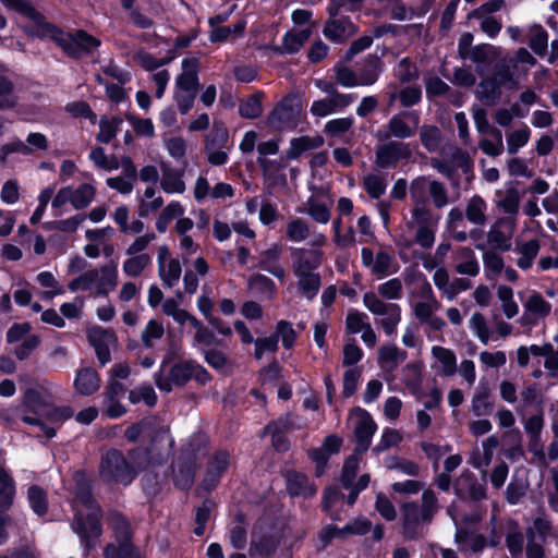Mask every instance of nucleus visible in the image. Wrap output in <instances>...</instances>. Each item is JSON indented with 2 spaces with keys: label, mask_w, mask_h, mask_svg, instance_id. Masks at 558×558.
<instances>
[{
  "label": "nucleus",
  "mask_w": 558,
  "mask_h": 558,
  "mask_svg": "<svg viewBox=\"0 0 558 558\" xmlns=\"http://www.w3.org/2000/svg\"><path fill=\"white\" fill-rule=\"evenodd\" d=\"M40 23H31L25 32L44 38L56 40L62 49L72 57L80 58L83 54L92 53L100 46V40L84 31H75L64 34L59 28L46 22L40 13Z\"/></svg>",
  "instance_id": "f257e3e1"
},
{
  "label": "nucleus",
  "mask_w": 558,
  "mask_h": 558,
  "mask_svg": "<svg viewBox=\"0 0 558 558\" xmlns=\"http://www.w3.org/2000/svg\"><path fill=\"white\" fill-rule=\"evenodd\" d=\"M174 439L168 426H157L148 433L147 446H137L128 450V459L134 465L137 475L149 464H161L174 448Z\"/></svg>",
  "instance_id": "f03ea898"
},
{
  "label": "nucleus",
  "mask_w": 558,
  "mask_h": 558,
  "mask_svg": "<svg viewBox=\"0 0 558 558\" xmlns=\"http://www.w3.org/2000/svg\"><path fill=\"white\" fill-rule=\"evenodd\" d=\"M408 231L414 232V239L401 233L396 238V244L400 248H410L414 243L424 250H429L436 239L438 219L433 218L429 209L412 208L411 217L404 220Z\"/></svg>",
  "instance_id": "7ed1b4c3"
},
{
  "label": "nucleus",
  "mask_w": 558,
  "mask_h": 558,
  "mask_svg": "<svg viewBox=\"0 0 558 558\" xmlns=\"http://www.w3.org/2000/svg\"><path fill=\"white\" fill-rule=\"evenodd\" d=\"M191 380L198 386H206L211 380V375L193 360H180L170 364L167 376L155 377L156 386L166 392L172 391L173 387L182 388Z\"/></svg>",
  "instance_id": "20e7f679"
},
{
  "label": "nucleus",
  "mask_w": 558,
  "mask_h": 558,
  "mask_svg": "<svg viewBox=\"0 0 558 558\" xmlns=\"http://www.w3.org/2000/svg\"><path fill=\"white\" fill-rule=\"evenodd\" d=\"M118 286V266L116 263L89 269L69 282L72 292L87 291L93 296H106Z\"/></svg>",
  "instance_id": "39448f33"
},
{
  "label": "nucleus",
  "mask_w": 558,
  "mask_h": 558,
  "mask_svg": "<svg viewBox=\"0 0 558 558\" xmlns=\"http://www.w3.org/2000/svg\"><path fill=\"white\" fill-rule=\"evenodd\" d=\"M98 473L105 484L124 487L130 486L137 477L134 465L117 448H109L101 454Z\"/></svg>",
  "instance_id": "423d86ee"
},
{
  "label": "nucleus",
  "mask_w": 558,
  "mask_h": 558,
  "mask_svg": "<svg viewBox=\"0 0 558 558\" xmlns=\"http://www.w3.org/2000/svg\"><path fill=\"white\" fill-rule=\"evenodd\" d=\"M280 143L279 138H269L256 146L257 163L260 167L264 181L269 187L284 185L287 182L283 173L287 166L284 158H272L279 154Z\"/></svg>",
  "instance_id": "0eeeda50"
},
{
  "label": "nucleus",
  "mask_w": 558,
  "mask_h": 558,
  "mask_svg": "<svg viewBox=\"0 0 558 558\" xmlns=\"http://www.w3.org/2000/svg\"><path fill=\"white\" fill-rule=\"evenodd\" d=\"M96 189L90 183H82L74 187L66 185L53 194L51 208L54 216H61L65 211V206L71 205L73 209L81 210L88 207L94 201Z\"/></svg>",
  "instance_id": "6e6552de"
},
{
  "label": "nucleus",
  "mask_w": 558,
  "mask_h": 558,
  "mask_svg": "<svg viewBox=\"0 0 558 558\" xmlns=\"http://www.w3.org/2000/svg\"><path fill=\"white\" fill-rule=\"evenodd\" d=\"M363 304L373 315L380 317L376 323L388 336L396 333L401 322V307L398 304L386 303L374 292L363 295Z\"/></svg>",
  "instance_id": "1a4fd4ad"
},
{
  "label": "nucleus",
  "mask_w": 558,
  "mask_h": 558,
  "mask_svg": "<svg viewBox=\"0 0 558 558\" xmlns=\"http://www.w3.org/2000/svg\"><path fill=\"white\" fill-rule=\"evenodd\" d=\"M420 124V116L416 111H404L391 117L387 125L378 130L376 136L380 141L390 137L409 138L413 136Z\"/></svg>",
  "instance_id": "9d476101"
},
{
  "label": "nucleus",
  "mask_w": 558,
  "mask_h": 558,
  "mask_svg": "<svg viewBox=\"0 0 558 558\" xmlns=\"http://www.w3.org/2000/svg\"><path fill=\"white\" fill-rule=\"evenodd\" d=\"M231 454L226 449L215 450L208 459L204 477L199 484V489L210 494L221 482L225 473L230 468Z\"/></svg>",
  "instance_id": "9b49d317"
},
{
  "label": "nucleus",
  "mask_w": 558,
  "mask_h": 558,
  "mask_svg": "<svg viewBox=\"0 0 558 558\" xmlns=\"http://www.w3.org/2000/svg\"><path fill=\"white\" fill-rule=\"evenodd\" d=\"M73 531L78 535L81 544L88 555L96 546V538L102 534V525L97 514L90 512L86 517L82 513H75L72 524Z\"/></svg>",
  "instance_id": "f8f14e48"
},
{
  "label": "nucleus",
  "mask_w": 558,
  "mask_h": 558,
  "mask_svg": "<svg viewBox=\"0 0 558 558\" xmlns=\"http://www.w3.org/2000/svg\"><path fill=\"white\" fill-rule=\"evenodd\" d=\"M354 412L359 417L354 427V436L356 440L354 452L356 454H362L371 447L372 438L377 430V424L367 410L356 407Z\"/></svg>",
  "instance_id": "ddd939ff"
},
{
  "label": "nucleus",
  "mask_w": 558,
  "mask_h": 558,
  "mask_svg": "<svg viewBox=\"0 0 558 558\" xmlns=\"http://www.w3.org/2000/svg\"><path fill=\"white\" fill-rule=\"evenodd\" d=\"M410 155L408 144L389 142L377 147L375 163L379 169H389L396 167L400 160L408 159Z\"/></svg>",
  "instance_id": "4468645a"
},
{
  "label": "nucleus",
  "mask_w": 558,
  "mask_h": 558,
  "mask_svg": "<svg viewBox=\"0 0 558 558\" xmlns=\"http://www.w3.org/2000/svg\"><path fill=\"white\" fill-rule=\"evenodd\" d=\"M402 536L405 541H417L422 536L421 510L415 501L401 506Z\"/></svg>",
  "instance_id": "2eb2a0df"
},
{
  "label": "nucleus",
  "mask_w": 558,
  "mask_h": 558,
  "mask_svg": "<svg viewBox=\"0 0 558 558\" xmlns=\"http://www.w3.org/2000/svg\"><path fill=\"white\" fill-rule=\"evenodd\" d=\"M296 338L298 332L292 324L287 320H279L274 335L265 339H258L256 345L262 349H276L278 343L281 342L284 349H291L295 344Z\"/></svg>",
  "instance_id": "dca6fc26"
},
{
  "label": "nucleus",
  "mask_w": 558,
  "mask_h": 558,
  "mask_svg": "<svg viewBox=\"0 0 558 558\" xmlns=\"http://www.w3.org/2000/svg\"><path fill=\"white\" fill-rule=\"evenodd\" d=\"M345 326L351 333H361L365 345L374 347L377 341L376 333L372 328L368 316L356 310H349L345 318Z\"/></svg>",
  "instance_id": "f3484780"
},
{
  "label": "nucleus",
  "mask_w": 558,
  "mask_h": 558,
  "mask_svg": "<svg viewBox=\"0 0 558 558\" xmlns=\"http://www.w3.org/2000/svg\"><path fill=\"white\" fill-rule=\"evenodd\" d=\"M354 100L355 96L353 94H337L333 97H326L313 101L310 112L314 117L324 118L343 110Z\"/></svg>",
  "instance_id": "a211bd4d"
},
{
  "label": "nucleus",
  "mask_w": 558,
  "mask_h": 558,
  "mask_svg": "<svg viewBox=\"0 0 558 558\" xmlns=\"http://www.w3.org/2000/svg\"><path fill=\"white\" fill-rule=\"evenodd\" d=\"M524 314L521 317L522 325H533L548 316L551 312V305L543 295L533 291L523 304Z\"/></svg>",
  "instance_id": "6ab92c4d"
},
{
  "label": "nucleus",
  "mask_w": 558,
  "mask_h": 558,
  "mask_svg": "<svg viewBox=\"0 0 558 558\" xmlns=\"http://www.w3.org/2000/svg\"><path fill=\"white\" fill-rule=\"evenodd\" d=\"M293 274L314 272L324 262V253L320 250L295 248L292 253Z\"/></svg>",
  "instance_id": "aec40b11"
},
{
  "label": "nucleus",
  "mask_w": 558,
  "mask_h": 558,
  "mask_svg": "<svg viewBox=\"0 0 558 558\" xmlns=\"http://www.w3.org/2000/svg\"><path fill=\"white\" fill-rule=\"evenodd\" d=\"M282 255V246L280 244H272L268 248L262 251L258 255V267L280 281L286 279L287 272L284 267L280 264Z\"/></svg>",
  "instance_id": "412c9836"
},
{
  "label": "nucleus",
  "mask_w": 558,
  "mask_h": 558,
  "mask_svg": "<svg viewBox=\"0 0 558 558\" xmlns=\"http://www.w3.org/2000/svg\"><path fill=\"white\" fill-rule=\"evenodd\" d=\"M123 169L122 175L108 178L106 183L110 189L118 191L121 194L128 195L130 194L136 182L137 170L131 158L123 157L121 159V165Z\"/></svg>",
  "instance_id": "4be33fe9"
},
{
  "label": "nucleus",
  "mask_w": 558,
  "mask_h": 558,
  "mask_svg": "<svg viewBox=\"0 0 558 558\" xmlns=\"http://www.w3.org/2000/svg\"><path fill=\"white\" fill-rule=\"evenodd\" d=\"M201 69L199 59L196 57H186L181 62V72L177 76L174 85L178 88L185 90L195 89L199 87L198 72Z\"/></svg>",
  "instance_id": "5701e85b"
},
{
  "label": "nucleus",
  "mask_w": 558,
  "mask_h": 558,
  "mask_svg": "<svg viewBox=\"0 0 558 558\" xmlns=\"http://www.w3.org/2000/svg\"><path fill=\"white\" fill-rule=\"evenodd\" d=\"M197 463L178 457L177 469H173V485L175 488L187 492L194 484Z\"/></svg>",
  "instance_id": "b1692460"
},
{
  "label": "nucleus",
  "mask_w": 558,
  "mask_h": 558,
  "mask_svg": "<svg viewBox=\"0 0 558 558\" xmlns=\"http://www.w3.org/2000/svg\"><path fill=\"white\" fill-rule=\"evenodd\" d=\"M539 250L541 243L538 239L518 240L514 246V253L518 255L517 266L522 270L530 269Z\"/></svg>",
  "instance_id": "393cba45"
},
{
  "label": "nucleus",
  "mask_w": 558,
  "mask_h": 558,
  "mask_svg": "<svg viewBox=\"0 0 558 558\" xmlns=\"http://www.w3.org/2000/svg\"><path fill=\"white\" fill-rule=\"evenodd\" d=\"M514 229L512 219L499 221L493 225L488 231L487 240L496 248L507 251L510 248V240Z\"/></svg>",
  "instance_id": "a878e982"
},
{
  "label": "nucleus",
  "mask_w": 558,
  "mask_h": 558,
  "mask_svg": "<svg viewBox=\"0 0 558 558\" xmlns=\"http://www.w3.org/2000/svg\"><path fill=\"white\" fill-rule=\"evenodd\" d=\"M287 492L291 497H312L316 493L308 477L299 471H289L286 475Z\"/></svg>",
  "instance_id": "bb28decb"
},
{
  "label": "nucleus",
  "mask_w": 558,
  "mask_h": 558,
  "mask_svg": "<svg viewBox=\"0 0 558 558\" xmlns=\"http://www.w3.org/2000/svg\"><path fill=\"white\" fill-rule=\"evenodd\" d=\"M281 537L276 533H262L256 539H252L250 555H258L262 558H270L280 546Z\"/></svg>",
  "instance_id": "cd10ccee"
},
{
  "label": "nucleus",
  "mask_w": 558,
  "mask_h": 558,
  "mask_svg": "<svg viewBox=\"0 0 558 558\" xmlns=\"http://www.w3.org/2000/svg\"><path fill=\"white\" fill-rule=\"evenodd\" d=\"M160 187L166 194H183L186 190L183 172L169 166H162Z\"/></svg>",
  "instance_id": "c85d7f7f"
},
{
  "label": "nucleus",
  "mask_w": 558,
  "mask_h": 558,
  "mask_svg": "<svg viewBox=\"0 0 558 558\" xmlns=\"http://www.w3.org/2000/svg\"><path fill=\"white\" fill-rule=\"evenodd\" d=\"M323 144L324 138L320 135L291 138L284 157L289 160L298 159L303 153L319 148Z\"/></svg>",
  "instance_id": "c756f323"
},
{
  "label": "nucleus",
  "mask_w": 558,
  "mask_h": 558,
  "mask_svg": "<svg viewBox=\"0 0 558 558\" xmlns=\"http://www.w3.org/2000/svg\"><path fill=\"white\" fill-rule=\"evenodd\" d=\"M267 122L276 130H284L295 125L294 112L288 100L281 101L270 112Z\"/></svg>",
  "instance_id": "7c9ffc66"
},
{
  "label": "nucleus",
  "mask_w": 558,
  "mask_h": 558,
  "mask_svg": "<svg viewBox=\"0 0 558 558\" xmlns=\"http://www.w3.org/2000/svg\"><path fill=\"white\" fill-rule=\"evenodd\" d=\"M355 33L356 27L348 17L331 19L324 27V35L333 41H341Z\"/></svg>",
  "instance_id": "2f4dec72"
},
{
  "label": "nucleus",
  "mask_w": 558,
  "mask_h": 558,
  "mask_svg": "<svg viewBox=\"0 0 558 558\" xmlns=\"http://www.w3.org/2000/svg\"><path fill=\"white\" fill-rule=\"evenodd\" d=\"M544 427V416L543 412L539 411L536 414L531 415L524 422V430L527 434L529 441V450L533 452L538 458H544V449L543 446H538V449H534V442H539L541 434Z\"/></svg>",
  "instance_id": "473e14b6"
},
{
  "label": "nucleus",
  "mask_w": 558,
  "mask_h": 558,
  "mask_svg": "<svg viewBox=\"0 0 558 558\" xmlns=\"http://www.w3.org/2000/svg\"><path fill=\"white\" fill-rule=\"evenodd\" d=\"M99 375L92 367H84L76 373L74 379L75 390L82 396H92L99 388Z\"/></svg>",
  "instance_id": "72a5a7b5"
},
{
  "label": "nucleus",
  "mask_w": 558,
  "mask_h": 558,
  "mask_svg": "<svg viewBox=\"0 0 558 558\" xmlns=\"http://www.w3.org/2000/svg\"><path fill=\"white\" fill-rule=\"evenodd\" d=\"M473 43V35L471 33H464L461 35L458 44L459 53L463 58H470L475 62L482 61L487 54L497 51V48L492 45H484L476 47L474 50H471V45Z\"/></svg>",
  "instance_id": "f704fd0d"
},
{
  "label": "nucleus",
  "mask_w": 558,
  "mask_h": 558,
  "mask_svg": "<svg viewBox=\"0 0 558 558\" xmlns=\"http://www.w3.org/2000/svg\"><path fill=\"white\" fill-rule=\"evenodd\" d=\"M73 415L74 411L70 405H56L52 403H48L37 414V416L57 427V429L60 428L65 421L73 417Z\"/></svg>",
  "instance_id": "c9c22d12"
},
{
  "label": "nucleus",
  "mask_w": 558,
  "mask_h": 558,
  "mask_svg": "<svg viewBox=\"0 0 558 558\" xmlns=\"http://www.w3.org/2000/svg\"><path fill=\"white\" fill-rule=\"evenodd\" d=\"M454 269L458 274L468 276H476L480 272V264L472 248L457 250Z\"/></svg>",
  "instance_id": "e433bc0d"
},
{
  "label": "nucleus",
  "mask_w": 558,
  "mask_h": 558,
  "mask_svg": "<svg viewBox=\"0 0 558 558\" xmlns=\"http://www.w3.org/2000/svg\"><path fill=\"white\" fill-rule=\"evenodd\" d=\"M113 546L135 545L134 531L128 518L123 514H117L112 522Z\"/></svg>",
  "instance_id": "4c0bfd02"
},
{
  "label": "nucleus",
  "mask_w": 558,
  "mask_h": 558,
  "mask_svg": "<svg viewBox=\"0 0 558 558\" xmlns=\"http://www.w3.org/2000/svg\"><path fill=\"white\" fill-rule=\"evenodd\" d=\"M208 438L204 433L192 434L184 444H182L179 458L197 463L198 454L207 446Z\"/></svg>",
  "instance_id": "58836bf2"
},
{
  "label": "nucleus",
  "mask_w": 558,
  "mask_h": 558,
  "mask_svg": "<svg viewBox=\"0 0 558 558\" xmlns=\"http://www.w3.org/2000/svg\"><path fill=\"white\" fill-rule=\"evenodd\" d=\"M163 205V198L154 186H147L142 195H138V216L148 217Z\"/></svg>",
  "instance_id": "ea45409f"
},
{
  "label": "nucleus",
  "mask_w": 558,
  "mask_h": 558,
  "mask_svg": "<svg viewBox=\"0 0 558 558\" xmlns=\"http://www.w3.org/2000/svg\"><path fill=\"white\" fill-rule=\"evenodd\" d=\"M16 494L13 477L0 465V512L5 513L11 509Z\"/></svg>",
  "instance_id": "a19ab883"
},
{
  "label": "nucleus",
  "mask_w": 558,
  "mask_h": 558,
  "mask_svg": "<svg viewBox=\"0 0 558 558\" xmlns=\"http://www.w3.org/2000/svg\"><path fill=\"white\" fill-rule=\"evenodd\" d=\"M441 307L438 300L435 298L432 288L428 283H426V294L423 299L416 302L413 305V313L415 317L424 323L426 319L430 318Z\"/></svg>",
  "instance_id": "79ce46f5"
},
{
  "label": "nucleus",
  "mask_w": 558,
  "mask_h": 558,
  "mask_svg": "<svg viewBox=\"0 0 558 558\" xmlns=\"http://www.w3.org/2000/svg\"><path fill=\"white\" fill-rule=\"evenodd\" d=\"M37 283L44 289L41 298L44 300H52L56 296L63 295L65 289L63 284L57 279L54 274L48 270L40 271L36 276Z\"/></svg>",
  "instance_id": "37998d69"
},
{
  "label": "nucleus",
  "mask_w": 558,
  "mask_h": 558,
  "mask_svg": "<svg viewBox=\"0 0 558 558\" xmlns=\"http://www.w3.org/2000/svg\"><path fill=\"white\" fill-rule=\"evenodd\" d=\"M88 342L94 349H110L117 345V336L113 330L100 326L88 329Z\"/></svg>",
  "instance_id": "c03bdc74"
},
{
  "label": "nucleus",
  "mask_w": 558,
  "mask_h": 558,
  "mask_svg": "<svg viewBox=\"0 0 558 558\" xmlns=\"http://www.w3.org/2000/svg\"><path fill=\"white\" fill-rule=\"evenodd\" d=\"M27 501L35 514L44 517L49 509L47 492L39 485L33 484L27 489Z\"/></svg>",
  "instance_id": "a18cd8bd"
},
{
  "label": "nucleus",
  "mask_w": 558,
  "mask_h": 558,
  "mask_svg": "<svg viewBox=\"0 0 558 558\" xmlns=\"http://www.w3.org/2000/svg\"><path fill=\"white\" fill-rule=\"evenodd\" d=\"M3 7L24 16L31 23H40V12L28 0H0Z\"/></svg>",
  "instance_id": "49530a36"
},
{
  "label": "nucleus",
  "mask_w": 558,
  "mask_h": 558,
  "mask_svg": "<svg viewBox=\"0 0 558 558\" xmlns=\"http://www.w3.org/2000/svg\"><path fill=\"white\" fill-rule=\"evenodd\" d=\"M31 326L26 323L14 324L7 332L8 342L13 344L24 340L26 349L39 345V338L31 335Z\"/></svg>",
  "instance_id": "de8ad7c7"
},
{
  "label": "nucleus",
  "mask_w": 558,
  "mask_h": 558,
  "mask_svg": "<svg viewBox=\"0 0 558 558\" xmlns=\"http://www.w3.org/2000/svg\"><path fill=\"white\" fill-rule=\"evenodd\" d=\"M245 29V22L239 21L233 26H217V28L210 29L209 40L211 43H226L227 40L235 39L241 37Z\"/></svg>",
  "instance_id": "09e8293b"
},
{
  "label": "nucleus",
  "mask_w": 558,
  "mask_h": 558,
  "mask_svg": "<svg viewBox=\"0 0 558 558\" xmlns=\"http://www.w3.org/2000/svg\"><path fill=\"white\" fill-rule=\"evenodd\" d=\"M298 279L299 289L308 299H314L320 288V275L317 272L294 274Z\"/></svg>",
  "instance_id": "8fccbe9b"
},
{
  "label": "nucleus",
  "mask_w": 558,
  "mask_h": 558,
  "mask_svg": "<svg viewBox=\"0 0 558 558\" xmlns=\"http://www.w3.org/2000/svg\"><path fill=\"white\" fill-rule=\"evenodd\" d=\"M486 202L478 195L472 196L465 208L466 219L473 225H484L486 222Z\"/></svg>",
  "instance_id": "3c124183"
},
{
  "label": "nucleus",
  "mask_w": 558,
  "mask_h": 558,
  "mask_svg": "<svg viewBox=\"0 0 558 558\" xmlns=\"http://www.w3.org/2000/svg\"><path fill=\"white\" fill-rule=\"evenodd\" d=\"M500 86L494 78L482 81L476 87L475 95L485 105H494L500 97Z\"/></svg>",
  "instance_id": "603ef678"
},
{
  "label": "nucleus",
  "mask_w": 558,
  "mask_h": 558,
  "mask_svg": "<svg viewBox=\"0 0 558 558\" xmlns=\"http://www.w3.org/2000/svg\"><path fill=\"white\" fill-rule=\"evenodd\" d=\"M248 289L259 295L272 299L277 292L275 282L265 275H253L247 281Z\"/></svg>",
  "instance_id": "864d4df0"
},
{
  "label": "nucleus",
  "mask_w": 558,
  "mask_h": 558,
  "mask_svg": "<svg viewBox=\"0 0 558 558\" xmlns=\"http://www.w3.org/2000/svg\"><path fill=\"white\" fill-rule=\"evenodd\" d=\"M494 410V403L490 401V390L487 387H481L472 399V412L475 416L490 415Z\"/></svg>",
  "instance_id": "5fc2aeb1"
},
{
  "label": "nucleus",
  "mask_w": 558,
  "mask_h": 558,
  "mask_svg": "<svg viewBox=\"0 0 558 558\" xmlns=\"http://www.w3.org/2000/svg\"><path fill=\"white\" fill-rule=\"evenodd\" d=\"M123 262V272L129 277H138L150 265L151 257L149 254L128 255Z\"/></svg>",
  "instance_id": "6e6d98bb"
},
{
  "label": "nucleus",
  "mask_w": 558,
  "mask_h": 558,
  "mask_svg": "<svg viewBox=\"0 0 558 558\" xmlns=\"http://www.w3.org/2000/svg\"><path fill=\"white\" fill-rule=\"evenodd\" d=\"M102 556L104 558H146L136 544L129 546H113V543H108L104 547Z\"/></svg>",
  "instance_id": "4d7b16f0"
},
{
  "label": "nucleus",
  "mask_w": 558,
  "mask_h": 558,
  "mask_svg": "<svg viewBox=\"0 0 558 558\" xmlns=\"http://www.w3.org/2000/svg\"><path fill=\"white\" fill-rule=\"evenodd\" d=\"M158 271L162 282L167 287L172 288L178 283L182 274L180 260L178 258L168 260L158 266Z\"/></svg>",
  "instance_id": "13d9d810"
},
{
  "label": "nucleus",
  "mask_w": 558,
  "mask_h": 558,
  "mask_svg": "<svg viewBox=\"0 0 558 558\" xmlns=\"http://www.w3.org/2000/svg\"><path fill=\"white\" fill-rule=\"evenodd\" d=\"M398 267L393 257L385 251H380L375 256V264L372 274L383 278L397 272Z\"/></svg>",
  "instance_id": "bf43d9fd"
},
{
  "label": "nucleus",
  "mask_w": 558,
  "mask_h": 558,
  "mask_svg": "<svg viewBox=\"0 0 558 558\" xmlns=\"http://www.w3.org/2000/svg\"><path fill=\"white\" fill-rule=\"evenodd\" d=\"M348 536V524H345L343 527H339L335 524H328L322 527L317 533V537L323 549L331 545L335 538L345 539Z\"/></svg>",
  "instance_id": "052dcab7"
},
{
  "label": "nucleus",
  "mask_w": 558,
  "mask_h": 558,
  "mask_svg": "<svg viewBox=\"0 0 558 558\" xmlns=\"http://www.w3.org/2000/svg\"><path fill=\"white\" fill-rule=\"evenodd\" d=\"M310 226L301 218H292L287 223V238L294 243H300L310 236Z\"/></svg>",
  "instance_id": "680f3d73"
},
{
  "label": "nucleus",
  "mask_w": 558,
  "mask_h": 558,
  "mask_svg": "<svg viewBox=\"0 0 558 558\" xmlns=\"http://www.w3.org/2000/svg\"><path fill=\"white\" fill-rule=\"evenodd\" d=\"M529 44L538 56H543L548 47V34L541 25H533L529 29Z\"/></svg>",
  "instance_id": "e2e57ef3"
},
{
  "label": "nucleus",
  "mask_w": 558,
  "mask_h": 558,
  "mask_svg": "<svg viewBox=\"0 0 558 558\" xmlns=\"http://www.w3.org/2000/svg\"><path fill=\"white\" fill-rule=\"evenodd\" d=\"M143 493L148 500L155 499L162 490V481L158 472L147 471L141 480Z\"/></svg>",
  "instance_id": "0e129e2a"
},
{
  "label": "nucleus",
  "mask_w": 558,
  "mask_h": 558,
  "mask_svg": "<svg viewBox=\"0 0 558 558\" xmlns=\"http://www.w3.org/2000/svg\"><path fill=\"white\" fill-rule=\"evenodd\" d=\"M531 137V130L529 126L523 125L507 135V150L513 155L519 151L520 148L524 147Z\"/></svg>",
  "instance_id": "69168bd1"
},
{
  "label": "nucleus",
  "mask_w": 558,
  "mask_h": 558,
  "mask_svg": "<svg viewBox=\"0 0 558 558\" xmlns=\"http://www.w3.org/2000/svg\"><path fill=\"white\" fill-rule=\"evenodd\" d=\"M122 120L117 117H102L99 120V133L97 140L101 143H109L118 133Z\"/></svg>",
  "instance_id": "338daca9"
},
{
  "label": "nucleus",
  "mask_w": 558,
  "mask_h": 558,
  "mask_svg": "<svg viewBox=\"0 0 558 558\" xmlns=\"http://www.w3.org/2000/svg\"><path fill=\"white\" fill-rule=\"evenodd\" d=\"M163 335V324L160 320L150 319L142 330L141 339L145 347H153L156 340L161 339Z\"/></svg>",
  "instance_id": "774afa93"
}]
</instances>
